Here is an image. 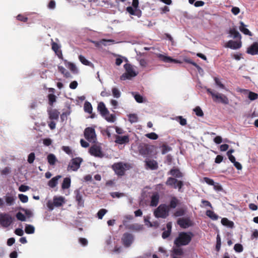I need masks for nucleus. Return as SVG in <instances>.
<instances>
[{
    "instance_id": "1",
    "label": "nucleus",
    "mask_w": 258,
    "mask_h": 258,
    "mask_svg": "<svg viewBox=\"0 0 258 258\" xmlns=\"http://www.w3.org/2000/svg\"><path fill=\"white\" fill-rule=\"evenodd\" d=\"M194 234L191 232H180L174 240L175 246L173 248L174 254L181 256L183 254L182 246L188 245L191 241Z\"/></svg>"
},
{
    "instance_id": "2",
    "label": "nucleus",
    "mask_w": 258,
    "mask_h": 258,
    "mask_svg": "<svg viewBox=\"0 0 258 258\" xmlns=\"http://www.w3.org/2000/svg\"><path fill=\"white\" fill-rule=\"evenodd\" d=\"M207 92L211 95L213 100L214 102L221 103L224 104H229V99L225 95L221 93H216L215 91L210 88L207 89Z\"/></svg>"
},
{
    "instance_id": "3",
    "label": "nucleus",
    "mask_w": 258,
    "mask_h": 258,
    "mask_svg": "<svg viewBox=\"0 0 258 258\" xmlns=\"http://www.w3.org/2000/svg\"><path fill=\"white\" fill-rule=\"evenodd\" d=\"M169 210L167 205L163 204L160 205L154 211V216L157 218H166L169 215Z\"/></svg>"
},
{
    "instance_id": "4",
    "label": "nucleus",
    "mask_w": 258,
    "mask_h": 258,
    "mask_svg": "<svg viewBox=\"0 0 258 258\" xmlns=\"http://www.w3.org/2000/svg\"><path fill=\"white\" fill-rule=\"evenodd\" d=\"M124 68L125 72L120 76V80H125L131 79L137 75V73L135 71L133 66L130 63H125L124 65Z\"/></svg>"
},
{
    "instance_id": "5",
    "label": "nucleus",
    "mask_w": 258,
    "mask_h": 258,
    "mask_svg": "<svg viewBox=\"0 0 258 258\" xmlns=\"http://www.w3.org/2000/svg\"><path fill=\"white\" fill-rule=\"evenodd\" d=\"M128 165L127 163H123L122 162L116 163L112 166V168L118 176L124 175L126 168L128 169Z\"/></svg>"
},
{
    "instance_id": "6",
    "label": "nucleus",
    "mask_w": 258,
    "mask_h": 258,
    "mask_svg": "<svg viewBox=\"0 0 258 258\" xmlns=\"http://www.w3.org/2000/svg\"><path fill=\"white\" fill-rule=\"evenodd\" d=\"M13 220L14 218L9 214H0V224L2 227H8L12 224Z\"/></svg>"
},
{
    "instance_id": "7",
    "label": "nucleus",
    "mask_w": 258,
    "mask_h": 258,
    "mask_svg": "<svg viewBox=\"0 0 258 258\" xmlns=\"http://www.w3.org/2000/svg\"><path fill=\"white\" fill-rule=\"evenodd\" d=\"M84 137L89 142L95 143L96 140V136L95 129L88 127L84 131Z\"/></svg>"
},
{
    "instance_id": "8",
    "label": "nucleus",
    "mask_w": 258,
    "mask_h": 258,
    "mask_svg": "<svg viewBox=\"0 0 258 258\" xmlns=\"http://www.w3.org/2000/svg\"><path fill=\"white\" fill-rule=\"evenodd\" d=\"M82 161L83 159L80 157L73 158L68 166V170L77 171L80 168V164Z\"/></svg>"
},
{
    "instance_id": "9",
    "label": "nucleus",
    "mask_w": 258,
    "mask_h": 258,
    "mask_svg": "<svg viewBox=\"0 0 258 258\" xmlns=\"http://www.w3.org/2000/svg\"><path fill=\"white\" fill-rule=\"evenodd\" d=\"M90 154L96 157L102 158L104 154L101 151V148L97 145L92 146L89 149Z\"/></svg>"
},
{
    "instance_id": "10",
    "label": "nucleus",
    "mask_w": 258,
    "mask_h": 258,
    "mask_svg": "<svg viewBox=\"0 0 258 258\" xmlns=\"http://www.w3.org/2000/svg\"><path fill=\"white\" fill-rule=\"evenodd\" d=\"M166 184L173 186L174 188H178L179 189H181L183 185L182 181H178L176 179L171 177L168 178Z\"/></svg>"
},
{
    "instance_id": "11",
    "label": "nucleus",
    "mask_w": 258,
    "mask_h": 258,
    "mask_svg": "<svg viewBox=\"0 0 258 258\" xmlns=\"http://www.w3.org/2000/svg\"><path fill=\"white\" fill-rule=\"evenodd\" d=\"M121 240L124 246L127 247L133 243L134 237L132 234L126 232L123 234Z\"/></svg>"
},
{
    "instance_id": "12",
    "label": "nucleus",
    "mask_w": 258,
    "mask_h": 258,
    "mask_svg": "<svg viewBox=\"0 0 258 258\" xmlns=\"http://www.w3.org/2000/svg\"><path fill=\"white\" fill-rule=\"evenodd\" d=\"M139 154L143 156H148L151 152L150 146L146 144H142L138 147Z\"/></svg>"
},
{
    "instance_id": "13",
    "label": "nucleus",
    "mask_w": 258,
    "mask_h": 258,
    "mask_svg": "<svg viewBox=\"0 0 258 258\" xmlns=\"http://www.w3.org/2000/svg\"><path fill=\"white\" fill-rule=\"evenodd\" d=\"M157 57L159 59L166 63H181V62L177 59L172 58L170 56H166L162 54H158Z\"/></svg>"
},
{
    "instance_id": "14",
    "label": "nucleus",
    "mask_w": 258,
    "mask_h": 258,
    "mask_svg": "<svg viewBox=\"0 0 258 258\" xmlns=\"http://www.w3.org/2000/svg\"><path fill=\"white\" fill-rule=\"evenodd\" d=\"M16 199L17 198L15 195L9 192H8L4 197L6 205L9 206L13 205Z\"/></svg>"
},
{
    "instance_id": "15",
    "label": "nucleus",
    "mask_w": 258,
    "mask_h": 258,
    "mask_svg": "<svg viewBox=\"0 0 258 258\" xmlns=\"http://www.w3.org/2000/svg\"><path fill=\"white\" fill-rule=\"evenodd\" d=\"M177 224L182 228H186L191 226V222L188 218H179L177 220Z\"/></svg>"
},
{
    "instance_id": "16",
    "label": "nucleus",
    "mask_w": 258,
    "mask_h": 258,
    "mask_svg": "<svg viewBox=\"0 0 258 258\" xmlns=\"http://www.w3.org/2000/svg\"><path fill=\"white\" fill-rule=\"evenodd\" d=\"M246 53L252 55L258 54V42H254L249 46L247 50Z\"/></svg>"
},
{
    "instance_id": "17",
    "label": "nucleus",
    "mask_w": 258,
    "mask_h": 258,
    "mask_svg": "<svg viewBox=\"0 0 258 258\" xmlns=\"http://www.w3.org/2000/svg\"><path fill=\"white\" fill-rule=\"evenodd\" d=\"M225 47L230 48L232 49H237L241 47V42L229 40L225 44Z\"/></svg>"
},
{
    "instance_id": "18",
    "label": "nucleus",
    "mask_w": 258,
    "mask_h": 258,
    "mask_svg": "<svg viewBox=\"0 0 258 258\" xmlns=\"http://www.w3.org/2000/svg\"><path fill=\"white\" fill-rule=\"evenodd\" d=\"M115 142L118 144L122 145L128 143L130 141L128 136H120L118 135H115Z\"/></svg>"
},
{
    "instance_id": "19",
    "label": "nucleus",
    "mask_w": 258,
    "mask_h": 258,
    "mask_svg": "<svg viewBox=\"0 0 258 258\" xmlns=\"http://www.w3.org/2000/svg\"><path fill=\"white\" fill-rule=\"evenodd\" d=\"M75 199L76 201L78 203V205L79 207H84V201L83 199L82 195L81 194L80 191L78 189L76 190L75 191Z\"/></svg>"
},
{
    "instance_id": "20",
    "label": "nucleus",
    "mask_w": 258,
    "mask_h": 258,
    "mask_svg": "<svg viewBox=\"0 0 258 258\" xmlns=\"http://www.w3.org/2000/svg\"><path fill=\"white\" fill-rule=\"evenodd\" d=\"M97 109L103 117H105V115L109 114V111L105 107L104 103L102 102L98 104Z\"/></svg>"
},
{
    "instance_id": "21",
    "label": "nucleus",
    "mask_w": 258,
    "mask_h": 258,
    "mask_svg": "<svg viewBox=\"0 0 258 258\" xmlns=\"http://www.w3.org/2000/svg\"><path fill=\"white\" fill-rule=\"evenodd\" d=\"M146 168L156 170L158 168V163L154 160H146L145 161Z\"/></svg>"
},
{
    "instance_id": "22",
    "label": "nucleus",
    "mask_w": 258,
    "mask_h": 258,
    "mask_svg": "<svg viewBox=\"0 0 258 258\" xmlns=\"http://www.w3.org/2000/svg\"><path fill=\"white\" fill-rule=\"evenodd\" d=\"M52 49L55 52V53L59 58L63 59L62 51L60 49V46L57 43L54 42L52 43Z\"/></svg>"
},
{
    "instance_id": "23",
    "label": "nucleus",
    "mask_w": 258,
    "mask_h": 258,
    "mask_svg": "<svg viewBox=\"0 0 258 258\" xmlns=\"http://www.w3.org/2000/svg\"><path fill=\"white\" fill-rule=\"evenodd\" d=\"M159 201V195L158 193L155 192L151 197L150 206L152 207H156L158 205Z\"/></svg>"
},
{
    "instance_id": "24",
    "label": "nucleus",
    "mask_w": 258,
    "mask_h": 258,
    "mask_svg": "<svg viewBox=\"0 0 258 258\" xmlns=\"http://www.w3.org/2000/svg\"><path fill=\"white\" fill-rule=\"evenodd\" d=\"M49 118L51 120H57L59 112L56 109H52L48 111Z\"/></svg>"
},
{
    "instance_id": "25",
    "label": "nucleus",
    "mask_w": 258,
    "mask_h": 258,
    "mask_svg": "<svg viewBox=\"0 0 258 258\" xmlns=\"http://www.w3.org/2000/svg\"><path fill=\"white\" fill-rule=\"evenodd\" d=\"M239 30L244 34L251 36L252 35V33L246 28V25L242 21L240 22Z\"/></svg>"
},
{
    "instance_id": "26",
    "label": "nucleus",
    "mask_w": 258,
    "mask_h": 258,
    "mask_svg": "<svg viewBox=\"0 0 258 258\" xmlns=\"http://www.w3.org/2000/svg\"><path fill=\"white\" fill-rule=\"evenodd\" d=\"M61 177V175H57L51 179L48 182V185L51 188L56 186L58 183V180Z\"/></svg>"
},
{
    "instance_id": "27",
    "label": "nucleus",
    "mask_w": 258,
    "mask_h": 258,
    "mask_svg": "<svg viewBox=\"0 0 258 258\" xmlns=\"http://www.w3.org/2000/svg\"><path fill=\"white\" fill-rule=\"evenodd\" d=\"M179 203V201L175 197H172L170 201V203L169 205H167L168 208L169 210L171 209H174L176 207L177 205Z\"/></svg>"
},
{
    "instance_id": "28",
    "label": "nucleus",
    "mask_w": 258,
    "mask_h": 258,
    "mask_svg": "<svg viewBox=\"0 0 258 258\" xmlns=\"http://www.w3.org/2000/svg\"><path fill=\"white\" fill-rule=\"evenodd\" d=\"M47 159L48 163L50 165H54L56 162L57 161V159L56 156L52 153H50L47 155Z\"/></svg>"
},
{
    "instance_id": "29",
    "label": "nucleus",
    "mask_w": 258,
    "mask_h": 258,
    "mask_svg": "<svg viewBox=\"0 0 258 258\" xmlns=\"http://www.w3.org/2000/svg\"><path fill=\"white\" fill-rule=\"evenodd\" d=\"M169 174L176 178L182 177V173L177 168H172L169 171Z\"/></svg>"
},
{
    "instance_id": "30",
    "label": "nucleus",
    "mask_w": 258,
    "mask_h": 258,
    "mask_svg": "<svg viewBox=\"0 0 258 258\" xmlns=\"http://www.w3.org/2000/svg\"><path fill=\"white\" fill-rule=\"evenodd\" d=\"M64 198L62 197H55L53 198V204L54 206L59 207L61 206L64 203Z\"/></svg>"
},
{
    "instance_id": "31",
    "label": "nucleus",
    "mask_w": 258,
    "mask_h": 258,
    "mask_svg": "<svg viewBox=\"0 0 258 258\" xmlns=\"http://www.w3.org/2000/svg\"><path fill=\"white\" fill-rule=\"evenodd\" d=\"M221 223L223 225L228 227L233 228L234 227V223L226 218H223L221 219Z\"/></svg>"
},
{
    "instance_id": "32",
    "label": "nucleus",
    "mask_w": 258,
    "mask_h": 258,
    "mask_svg": "<svg viewBox=\"0 0 258 258\" xmlns=\"http://www.w3.org/2000/svg\"><path fill=\"white\" fill-rule=\"evenodd\" d=\"M71 179L69 177H66L63 179V182L61 185V188L63 189H68L70 187L71 185Z\"/></svg>"
},
{
    "instance_id": "33",
    "label": "nucleus",
    "mask_w": 258,
    "mask_h": 258,
    "mask_svg": "<svg viewBox=\"0 0 258 258\" xmlns=\"http://www.w3.org/2000/svg\"><path fill=\"white\" fill-rule=\"evenodd\" d=\"M243 91L248 93V98L251 101L255 100L258 98V94L257 93L249 91L248 90H243Z\"/></svg>"
},
{
    "instance_id": "34",
    "label": "nucleus",
    "mask_w": 258,
    "mask_h": 258,
    "mask_svg": "<svg viewBox=\"0 0 258 258\" xmlns=\"http://www.w3.org/2000/svg\"><path fill=\"white\" fill-rule=\"evenodd\" d=\"M229 33L233 36L234 38H241V35L237 30L234 28L230 29Z\"/></svg>"
},
{
    "instance_id": "35",
    "label": "nucleus",
    "mask_w": 258,
    "mask_h": 258,
    "mask_svg": "<svg viewBox=\"0 0 258 258\" xmlns=\"http://www.w3.org/2000/svg\"><path fill=\"white\" fill-rule=\"evenodd\" d=\"M206 214L208 217H209L213 220H216L218 218V216L213 211L210 210H207Z\"/></svg>"
},
{
    "instance_id": "36",
    "label": "nucleus",
    "mask_w": 258,
    "mask_h": 258,
    "mask_svg": "<svg viewBox=\"0 0 258 258\" xmlns=\"http://www.w3.org/2000/svg\"><path fill=\"white\" fill-rule=\"evenodd\" d=\"M128 121L131 123H135L138 121V117L137 114L135 113H131L127 115Z\"/></svg>"
},
{
    "instance_id": "37",
    "label": "nucleus",
    "mask_w": 258,
    "mask_h": 258,
    "mask_svg": "<svg viewBox=\"0 0 258 258\" xmlns=\"http://www.w3.org/2000/svg\"><path fill=\"white\" fill-rule=\"evenodd\" d=\"M84 109L85 112L90 114L92 112V106L91 104L88 101H86L84 103Z\"/></svg>"
},
{
    "instance_id": "38",
    "label": "nucleus",
    "mask_w": 258,
    "mask_h": 258,
    "mask_svg": "<svg viewBox=\"0 0 258 258\" xmlns=\"http://www.w3.org/2000/svg\"><path fill=\"white\" fill-rule=\"evenodd\" d=\"M25 231L27 234H33L35 232V228L32 225L26 224L25 228Z\"/></svg>"
},
{
    "instance_id": "39",
    "label": "nucleus",
    "mask_w": 258,
    "mask_h": 258,
    "mask_svg": "<svg viewBox=\"0 0 258 258\" xmlns=\"http://www.w3.org/2000/svg\"><path fill=\"white\" fill-rule=\"evenodd\" d=\"M161 153L162 154H165L172 150V148L166 144H163L161 146Z\"/></svg>"
},
{
    "instance_id": "40",
    "label": "nucleus",
    "mask_w": 258,
    "mask_h": 258,
    "mask_svg": "<svg viewBox=\"0 0 258 258\" xmlns=\"http://www.w3.org/2000/svg\"><path fill=\"white\" fill-rule=\"evenodd\" d=\"M56 96L53 94H49L48 95V103L50 105L52 106L53 103L56 101Z\"/></svg>"
},
{
    "instance_id": "41",
    "label": "nucleus",
    "mask_w": 258,
    "mask_h": 258,
    "mask_svg": "<svg viewBox=\"0 0 258 258\" xmlns=\"http://www.w3.org/2000/svg\"><path fill=\"white\" fill-rule=\"evenodd\" d=\"M221 245V240L219 234L217 235L216 237V250L217 251H219Z\"/></svg>"
},
{
    "instance_id": "42",
    "label": "nucleus",
    "mask_w": 258,
    "mask_h": 258,
    "mask_svg": "<svg viewBox=\"0 0 258 258\" xmlns=\"http://www.w3.org/2000/svg\"><path fill=\"white\" fill-rule=\"evenodd\" d=\"M194 111L198 116L202 117L204 116L203 111L199 106L196 107L194 109Z\"/></svg>"
},
{
    "instance_id": "43",
    "label": "nucleus",
    "mask_w": 258,
    "mask_h": 258,
    "mask_svg": "<svg viewBox=\"0 0 258 258\" xmlns=\"http://www.w3.org/2000/svg\"><path fill=\"white\" fill-rule=\"evenodd\" d=\"M105 119L108 122H113L115 120V116L113 114H107L105 117H104Z\"/></svg>"
},
{
    "instance_id": "44",
    "label": "nucleus",
    "mask_w": 258,
    "mask_h": 258,
    "mask_svg": "<svg viewBox=\"0 0 258 258\" xmlns=\"http://www.w3.org/2000/svg\"><path fill=\"white\" fill-rule=\"evenodd\" d=\"M107 212V210L105 209H101L97 213V216L99 219H102L104 215Z\"/></svg>"
},
{
    "instance_id": "45",
    "label": "nucleus",
    "mask_w": 258,
    "mask_h": 258,
    "mask_svg": "<svg viewBox=\"0 0 258 258\" xmlns=\"http://www.w3.org/2000/svg\"><path fill=\"white\" fill-rule=\"evenodd\" d=\"M16 217L18 220L21 221H25L26 220L25 216L20 212L16 214Z\"/></svg>"
},
{
    "instance_id": "46",
    "label": "nucleus",
    "mask_w": 258,
    "mask_h": 258,
    "mask_svg": "<svg viewBox=\"0 0 258 258\" xmlns=\"http://www.w3.org/2000/svg\"><path fill=\"white\" fill-rule=\"evenodd\" d=\"M100 43L102 45H103L104 46H106L107 45H110V44L109 43H115V40H114L113 39H102L100 41Z\"/></svg>"
},
{
    "instance_id": "47",
    "label": "nucleus",
    "mask_w": 258,
    "mask_h": 258,
    "mask_svg": "<svg viewBox=\"0 0 258 258\" xmlns=\"http://www.w3.org/2000/svg\"><path fill=\"white\" fill-rule=\"evenodd\" d=\"M112 95L115 98H119L120 96V92L119 90L114 87L112 89Z\"/></svg>"
},
{
    "instance_id": "48",
    "label": "nucleus",
    "mask_w": 258,
    "mask_h": 258,
    "mask_svg": "<svg viewBox=\"0 0 258 258\" xmlns=\"http://www.w3.org/2000/svg\"><path fill=\"white\" fill-rule=\"evenodd\" d=\"M79 58L80 61L83 64H85L86 66H89L90 62L89 61H88L87 59H86V58L84 56L80 55L79 56Z\"/></svg>"
},
{
    "instance_id": "49",
    "label": "nucleus",
    "mask_w": 258,
    "mask_h": 258,
    "mask_svg": "<svg viewBox=\"0 0 258 258\" xmlns=\"http://www.w3.org/2000/svg\"><path fill=\"white\" fill-rule=\"evenodd\" d=\"M234 249L236 252H241L243 251V248L241 244L236 243L234 245Z\"/></svg>"
},
{
    "instance_id": "50",
    "label": "nucleus",
    "mask_w": 258,
    "mask_h": 258,
    "mask_svg": "<svg viewBox=\"0 0 258 258\" xmlns=\"http://www.w3.org/2000/svg\"><path fill=\"white\" fill-rule=\"evenodd\" d=\"M185 215V211L183 209H180L175 211L174 214L175 217L182 216Z\"/></svg>"
},
{
    "instance_id": "51",
    "label": "nucleus",
    "mask_w": 258,
    "mask_h": 258,
    "mask_svg": "<svg viewBox=\"0 0 258 258\" xmlns=\"http://www.w3.org/2000/svg\"><path fill=\"white\" fill-rule=\"evenodd\" d=\"M18 197L20 200L23 203H26L28 201V197L23 194H19Z\"/></svg>"
},
{
    "instance_id": "52",
    "label": "nucleus",
    "mask_w": 258,
    "mask_h": 258,
    "mask_svg": "<svg viewBox=\"0 0 258 258\" xmlns=\"http://www.w3.org/2000/svg\"><path fill=\"white\" fill-rule=\"evenodd\" d=\"M61 149L67 154L71 155L73 154V152L69 146H63L61 147Z\"/></svg>"
},
{
    "instance_id": "53",
    "label": "nucleus",
    "mask_w": 258,
    "mask_h": 258,
    "mask_svg": "<svg viewBox=\"0 0 258 258\" xmlns=\"http://www.w3.org/2000/svg\"><path fill=\"white\" fill-rule=\"evenodd\" d=\"M35 158V156L34 153H31L28 157V162L30 164H32L33 163Z\"/></svg>"
},
{
    "instance_id": "54",
    "label": "nucleus",
    "mask_w": 258,
    "mask_h": 258,
    "mask_svg": "<svg viewBox=\"0 0 258 258\" xmlns=\"http://www.w3.org/2000/svg\"><path fill=\"white\" fill-rule=\"evenodd\" d=\"M68 68L72 72H77V69L74 63L70 62H68Z\"/></svg>"
},
{
    "instance_id": "55",
    "label": "nucleus",
    "mask_w": 258,
    "mask_h": 258,
    "mask_svg": "<svg viewBox=\"0 0 258 258\" xmlns=\"http://www.w3.org/2000/svg\"><path fill=\"white\" fill-rule=\"evenodd\" d=\"M146 136L152 140H156L158 138V136L155 133H151L149 134H146Z\"/></svg>"
},
{
    "instance_id": "56",
    "label": "nucleus",
    "mask_w": 258,
    "mask_h": 258,
    "mask_svg": "<svg viewBox=\"0 0 258 258\" xmlns=\"http://www.w3.org/2000/svg\"><path fill=\"white\" fill-rule=\"evenodd\" d=\"M134 98L136 101L138 103H141L144 102V98L143 96L139 94H136L134 96Z\"/></svg>"
},
{
    "instance_id": "57",
    "label": "nucleus",
    "mask_w": 258,
    "mask_h": 258,
    "mask_svg": "<svg viewBox=\"0 0 258 258\" xmlns=\"http://www.w3.org/2000/svg\"><path fill=\"white\" fill-rule=\"evenodd\" d=\"M17 19L20 21L26 22L28 20V18L23 15L19 14L17 16Z\"/></svg>"
},
{
    "instance_id": "58",
    "label": "nucleus",
    "mask_w": 258,
    "mask_h": 258,
    "mask_svg": "<svg viewBox=\"0 0 258 258\" xmlns=\"http://www.w3.org/2000/svg\"><path fill=\"white\" fill-rule=\"evenodd\" d=\"M214 81L216 84L220 88L225 89V86L221 83L220 80L217 77L214 78Z\"/></svg>"
},
{
    "instance_id": "59",
    "label": "nucleus",
    "mask_w": 258,
    "mask_h": 258,
    "mask_svg": "<svg viewBox=\"0 0 258 258\" xmlns=\"http://www.w3.org/2000/svg\"><path fill=\"white\" fill-rule=\"evenodd\" d=\"M204 180L205 182H206L207 184L210 185H215V182L214 181L210 178H208V177H204Z\"/></svg>"
},
{
    "instance_id": "60",
    "label": "nucleus",
    "mask_w": 258,
    "mask_h": 258,
    "mask_svg": "<svg viewBox=\"0 0 258 258\" xmlns=\"http://www.w3.org/2000/svg\"><path fill=\"white\" fill-rule=\"evenodd\" d=\"M177 120L181 125H185L186 124V119L183 118L181 116H179L177 117Z\"/></svg>"
},
{
    "instance_id": "61",
    "label": "nucleus",
    "mask_w": 258,
    "mask_h": 258,
    "mask_svg": "<svg viewBox=\"0 0 258 258\" xmlns=\"http://www.w3.org/2000/svg\"><path fill=\"white\" fill-rule=\"evenodd\" d=\"M29 187L27 185H21L19 187V190L21 192H25L29 189Z\"/></svg>"
},
{
    "instance_id": "62",
    "label": "nucleus",
    "mask_w": 258,
    "mask_h": 258,
    "mask_svg": "<svg viewBox=\"0 0 258 258\" xmlns=\"http://www.w3.org/2000/svg\"><path fill=\"white\" fill-rule=\"evenodd\" d=\"M11 172L10 168L8 167H5L4 169H3L1 171V173L2 175H7Z\"/></svg>"
},
{
    "instance_id": "63",
    "label": "nucleus",
    "mask_w": 258,
    "mask_h": 258,
    "mask_svg": "<svg viewBox=\"0 0 258 258\" xmlns=\"http://www.w3.org/2000/svg\"><path fill=\"white\" fill-rule=\"evenodd\" d=\"M43 143L46 146H50L52 143V140L49 138L45 139L43 140Z\"/></svg>"
},
{
    "instance_id": "64",
    "label": "nucleus",
    "mask_w": 258,
    "mask_h": 258,
    "mask_svg": "<svg viewBox=\"0 0 258 258\" xmlns=\"http://www.w3.org/2000/svg\"><path fill=\"white\" fill-rule=\"evenodd\" d=\"M223 159V157L222 155H218L216 156L215 162L217 164L220 163Z\"/></svg>"
}]
</instances>
